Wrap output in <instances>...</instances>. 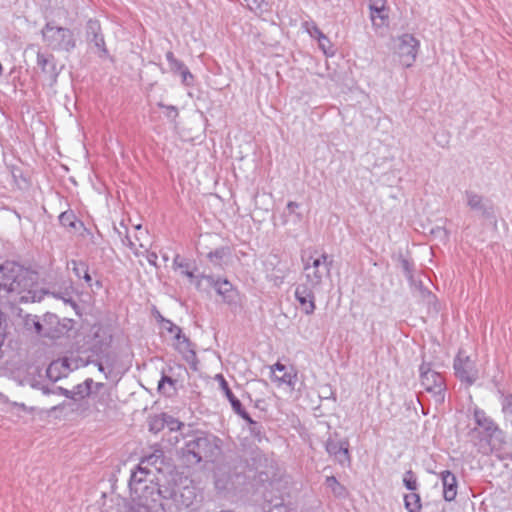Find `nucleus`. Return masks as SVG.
I'll return each mask as SVG.
<instances>
[{"label": "nucleus", "mask_w": 512, "mask_h": 512, "mask_svg": "<svg viewBox=\"0 0 512 512\" xmlns=\"http://www.w3.org/2000/svg\"><path fill=\"white\" fill-rule=\"evenodd\" d=\"M37 273L15 262L0 266V297L11 304L41 301L44 292L38 289Z\"/></svg>", "instance_id": "nucleus-1"}, {"label": "nucleus", "mask_w": 512, "mask_h": 512, "mask_svg": "<svg viewBox=\"0 0 512 512\" xmlns=\"http://www.w3.org/2000/svg\"><path fill=\"white\" fill-rule=\"evenodd\" d=\"M221 454V440L213 435L201 434L186 442L181 449V458L187 466L202 461L214 462Z\"/></svg>", "instance_id": "nucleus-2"}, {"label": "nucleus", "mask_w": 512, "mask_h": 512, "mask_svg": "<svg viewBox=\"0 0 512 512\" xmlns=\"http://www.w3.org/2000/svg\"><path fill=\"white\" fill-rule=\"evenodd\" d=\"M42 40L53 51L70 53L77 46L73 30L58 26L54 21L47 22L41 30Z\"/></svg>", "instance_id": "nucleus-3"}, {"label": "nucleus", "mask_w": 512, "mask_h": 512, "mask_svg": "<svg viewBox=\"0 0 512 512\" xmlns=\"http://www.w3.org/2000/svg\"><path fill=\"white\" fill-rule=\"evenodd\" d=\"M332 264L333 259L327 253L308 258L303 267L307 284L311 287L319 286L323 278L330 275Z\"/></svg>", "instance_id": "nucleus-4"}, {"label": "nucleus", "mask_w": 512, "mask_h": 512, "mask_svg": "<svg viewBox=\"0 0 512 512\" xmlns=\"http://www.w3.org/2000/svg\"><path fill=\"white\" fill-rule=\"evenodd\" d=\"M473 419L476 426L471 430V433L481 434L489 442L492 440L503 441V431L484 410L475 407L473 409Z\"/></svg>", "instance_id": "nucleus-5"}, {"label": "nucleus", "mask_w": 512, "mask_h": 512, "mask_svg": "<svg viewBox=\"0 0 512 512\" xmlns=\"http://www.w3.org/2000/svg\"><path fill=\"white\" fill-rule=\"evenodd\" d=\"M420 380L425 390L432 395L436 403H443L445 399V384L443 377L431 369L430 364L420 366Z\"/></svg>", "instance_id": "nucleus-6"}, {"label": "nucleus", "mask_w": 512, "mask_h": 512, "mask_svg": "<svg viewBox=\"0 0 512 512\" xmlns=\"http://www.w3.org/2000/svg\"><path fill=\"white\" fill-rule=\"evenodd\" d=\"M205 281L208 286L213 287L222 300L230 306H236L239 303V293L227 279H215L211 275H201L196 282V287L201 288Z\"/></svg>", "instance_id": "nucleus-7"}, {"label": "nucleus", "mask_w": 512, "mask_h": 512, "mask_svg": "<svg viewBox=\"0 0 512 512\" xmlns=\"http://www.w3.org/2000/svg\"><path fill=\"white\" fill-rule=\"evenodd\" d=\"M453 367L457 378L468 386L473 385L479 378V370L475 361L465 355L463 351L458 352Z\"/></svg>", "instance_id": "nucleus-8"}, {"label": "nucleus", "mask_w": 512, "mask_h": 512, "mask_svg": "<svg viewBox=\"0 0 512 512\" xmlns=\"http://www.w3.org/2000/svg\"><path fill=\"white\" fill-rule=\"evenodd\" d=\"M419 41L411 34H404L398 38L396 54L403 67H411L416 60Z\"/></svg>", "instance_id": "nucleus-9"}, {"label": "nucleus", "mask_w": 512, "mask_h": 512, "mask_svg": "<svg viewBox=\"0 0 512 512\" xmlns=\"http://www.w3.org/2000/svg\"><path fill=\"white\" fill-rule=\"evenodd\" d=\"M85 38L89 47H91L99 57L104 58L108 56V50L98 20H88L85 27Z\"/></svg>", "instance_id": "nucleus-10"}, {"label": "nucleus", "mask_w": 512, "mask_h": 512, "mask_svg": "<svg viewBox=\"0 0 512 512\" xmlns=\"http://www.w3.org/2000/svg\"><path fill=\"white\" fill-rule=\"evenodd\" d=\"M326 451L342 466L350 464L349 443L335 437H329L325 445Z\"/></svg>", "instance_id": "nucleus-11"}, {"label": "nucleus", "mask_w": 512, "mask_h": 512, "mask_svg": "<svg viewBox=\"0 0 512 512\" xmlns=\"http://www.w3.org/2000/svg\"><path fill=\"white\" fill-rule=\"evenodd\" d=\"M314 287L308 284H300L295 289V298L300 304L301 311L311 315L316 309Z\"/></svg>", "instance_id": "nucleus-12"}, {"label": "nucleus", "mask_w": 512, "mask_h": 512, "mask_svg": "<svg viewBox=\"0 0 512 512\" xmlns=\"http://www.w3.org/2000/svg\"><path fill=\"white\" fill-rule=\"evenodd\" d=\"M197 502V490L195 486L186 485L183 487H177V492L173 501L176 509H194Z\"/></svg>", "instance_id": "nucleus-13"}, {"label": "nucleus", "mask_w": 512, "mask_h": 512, "mask_svg": "<svg viewBox=\"0 0 512 512\" xmlns=\"http://www.w3.org/2000/svg\"><path fill=\"white\" fill-rule=\"evenodd\" d=\"M465 198L467 206L474 211L481 213L483 217L489 218L493 216V207L489 200L474 191H466Z\"/></svg>", "instance_id": "nucleus-14"}, {"label": "nucleus", "mask_w": 512, "mask_h": 512, "mask_svg": "<svg viewBox=\"0 0 512 512\" xmlns=\"http://www.w3.org/2000/svg\"><path fill=\"white\" fill-rule=\"evenodd\" d=\"M52 411L68 410L72 414L86 417L91 411V404L89 399H71L68 402H63L59 405L52 407Z\"/></svg>", "instance_id": "nucleus-15"}, {"label": "nucleus", "mask_w": 512, "mask_h": 512, "mask_svg": "<svg viewBox=\"0 0 512 512\" xmlns=\"http://www.w3.org/2000/svg\"><path fill=\"white\" fill-rule=\"evenodd\" d=\"M271 370L273 373L276 371L283 372L282 376L274 375L273 379L275 382H277L279 385L285 384L291 390L295 389V385L298 380V373L294 367H290L287 370L284 364L277 362L271 367Z\"/></svg>", "instance_id": "nucleus-16"}, {"label": "nucleus", "mask_w": 512, "mask_h": 512, "mask_svg": "<svg viewBox=\"0 0 512 512\" xmlns=\"http://www.w3.org/2000/svg\"><path fill=\"white\" fill-rule=\"evenodd\" d=\"M174 347L178 350L183 358L189 364L194 365L197 362V356L195 351L192 348V343L190 340L182 333V330L178 331L174 336Z\"/></svg>", "instance_id": "nucleus-17"}, {"label": "nucleus", "mask_w": 512, "mask_h": 512, "mask_svg": "<svg viewBox=\"0 0 512 512\" xmlns=\"http://www.w3.org/2000/svg\"><path fill=\"white\" fill-rule=\"evenodd\" d=\"M37 65L41 68L42 72L51 82L56 81L58 76V70L53 55L38 52Z\"/></svg>", "instance_id": "nucleus-18"}, {"label": "nucleus", "mask_w": 512, "mask_h": 512, "mask_svg": "<svg viewBox=\"0 0 512 512\" xmlns=\"http://www.w3.org/2000/svg\"><path fill=\"white\" fill-rule=\"evenodd\" d=\"M136 233L134 235V240L130 238V236H126L128 241V246L134 250V253L138 255L140 252L138 248L144 249L145 252H148V247L150 246L149 235L146 230L142 228L141 225L135 227Z\"/></svg>", "instance_id": "nucleus-19"}, {"label": "nucleus", "mask_w": 512, "mask_h": 512, "mask_svg": "<svg viewBox=\"0 0 512 512\" xmlns=\"http://www.w3.org/2000/svg\"><path fill=\"white\" fill-rule=\"evenodd\" d=\"M441 480L443 485V497L446 501H453L457 495V479L456 476L449 470L441 473Z\"/></svg>", "instance_id": "nucleus-20"}, {"label": "nucleus", "mask_w": 512, "mask_h": 512, "mask_svg": "<svg viewBox=\"0 0 512 512\" xmlns=\"http://www.w3.org/2000/svg\"><path fill=\"white\" fill-rule=\"evenodd\" d=\"M67 268L71 269L77 278H83L84 281L89 286H91L92 278L88 273V266L86 263L82 261L71 260L67 263Z\"/></svg>", "instance_id": "nucleus-21"}, {"label": "nucleus", "mask_w": 512, "mask_h": 512, "mask_svg": "<svg viewBox=\"0 0 512 512\" xmlns=\"http://www.w3.org/2000/svg\"><path fill=\"white\" fill-rule=\"evenodd\" d=\"M216 378L219 380L220 388L224 392L226 398L229 400L233 411L239 412L240 408L242 407L240 400L233 394L223 375L218 374Z\"/></svg>", "instance_id": "nucleus-22"}, {"label": "nucleus", "mask_w": 512, "mask_h": 512, "mask_svg": "<svg viewBox=\"0 0 512 512\" xmlns=\"http://www.w3.org/2000/svg\"><path fill=\"white\" fill-rule=\"evenodd\" d=\"M93 380L88 378L83 383H80L72 389V399H88L92 393Z\"/></svg>", "instance_id": "nucleus-23"}, {"label": "nucleus", "mask_w": 512, "mask_h": 512, "mask_svg": "<svg viewBox=\"0 0 512 512\" xmlns=\"http://www.w3.org/2000/svg\"><path fill=\"white\" fill-rule=\"evenodd\" d=\"M369 10L372 24L375 27H382L388 18L386 7L369 6Z\"/></svg>", "instance_id": "nucleus-24"}, {"label": "nucleus", "mask_w": 512, "mask_h": 512, "mask_svg": "<svg viewBox=\"0 0 512 512\" xmlns=\"http://www.w3.org/2000/svg\"><path fill=\"white\" fill-rule=\"evenodd\" d=\"M149 473V468L145 464H142L141 461L137 466L136 470L132 472L129 485L132 486L133 484L142 483Z\"/></svg>", "instance_id": "nucleus-25"}, {"label": "nucleus", "mask_w": 512, "mask_h": 512, "mask_svg": "<svg viewBox=\"0 0 512 512\" xmlns=\"http://www.w3.org/2000/svg\"><path fill=\"white\" fill-rule=\"evenodd\" d=\"M405 508L409 512H420L421 511V498L417 493H410L404 497Z\"/></svg>", "instance_id": "nucleus-26"}, {"label": "nucleus", "mask_w": 512, "mask_h": 512, "mask_svg": "<svg viewBox=\"0 0 512 512\" xmlns=\"http://www.w3.org/2000/svg\"><path fill=\"white\" fill-rule=\"evenodd\" d=\"M326 486L332 491V493L337 497H345L346 496V488L341 485L334 476H329L325 481Z\"/></svg>", "instance_id": "nucleus-27"}, {"label": "nucleus", "mask_w": 512, "mask_h": 512, "mask_svg": "<svg viewBox=\"0 0 512 512\" xmlns=\"http://www.w3.org/2000/svg\"><path fill=\"white\" fill-rule=\"evenodd\" d=\"M177 492V488L171 486L170 484H159L158 486V494L159 496L167 501H174L175 495Z\"/></svg>", "instance_id": "nucleus-28"}, {"label": "nucleus", "mask_w": 512, "mask_h": 512, "mask_svg": "<svg viewBox=\"0 0 512 512\" xmlns=\"http://www.w3.org/2000/svg\"><path fill=\"white\" fill-rule=\"evenodd\" d=\"M302 27L312 38L325 40V34L318 28L314 21H305L302 23Z\"/></svg>", "instance_id": "nucleus-29"}, {"label": "nucleus", "mask_w": 512, "mask_h": 512, "mask_svg": "<svg viewBox=\"0 0 512 512\" xmlns=\"http://www.w3.org/2000/svg\"><path fill=\"white\" fill-rule=\"evenodd\" d=\"M229 254L227 247L217 248L208 253L207 257L214 265H221L222 259Z\"/></svg>", "instance_id": "nucleus-30"}, {"label": "nucleus", "mask_w": 512, "mask_h": 512, "mask_svg": "<svg viewBox=\"0 0 512 512\" xmlns=\"http://www.w3.org/2000/svg\"><path fill=\"white\" fill-rule=\"evenodd\" d=\"M166 424V414H162L160 416H156L150 420L149 430L158 433L162 429H164Z\"/></svg>", "instance_id": "nucleus-31"}, {"label": "nucleus", "mask_w": 512, "mask_h": 512, "mask_svg": "<svg viewBox=\"0 0 512 512\" xmlns=\"http://www.w3.org/2000/svg\"><path fill=\"white\" fill-rule=\"evenodd\" d=\"M75 214L72 211L62 212L59 216V222L64 227H75Z\"/></svg>", "instance_id": "nucleus-32"}, {"label": "nucleus", "mask_w": 512, "mask_h": 512, "mask_svg": "<svg viewBox=\"0 0 512 512\" xmlns=\"http://www.w3.org/2000/svg\"><path fill=\"white\" fill-rule=\"evenodd\" d=\"M215 486L219 490H229L234 487V483L231 481V478L224 479L221 477L219 472L215 474Z\"/></svg>", "instance_id": "nucleus-33"}, {"label": "nucleus", "mask_w": 512, "mask_h": 512, "mask_svg": "<svg viewBox=\"0 0 512 512\" xmlns=\"http://www.w3.org/2000/svg\"><path fill=\"white\" fill-rule=\"evenodd\" d=\"M403 483L406 488L411 491H415L417 489V478L411 470L405 472Z\"/></svg>", "instance_id": "nucleus-34"}, {"label": "nucleus", "mask_w": 512, "mask_h": 512, "mask_svg": "<svg viewBox=\"0 0 512 512\" xmlns=\"http://www.w3.org/2000/svg\"><path fill=\"white\" fill-rule=\"evenodd\" d=\"M161 457H162V452L156 451L155 453L142 458L141 461H142V464H145L149 468V466H156L158 462L161 463L162 462Z\"/></svg>", "instance_id": "nucleus-35"}, {"label": "nucleus", "mask_w": 512, "mask_h": 512, "mask_svg": "<svg viewBox=\"0 0 512 512\" xmlns=\"http://www.w3.org/2000/svg\"><path fill=\"white\" fill-rule=\"evenodd\" d=\"M159 320L162 324V327L171 334L175 335L178 331L182 330L179 326L175 325L172 321L165 319L161 315H159Z\"/></svg>", "instance_id": "nucleus-36"}, {"label": "nucleus", "mask_w": 512, "mask_h": 512, "mask_svg": "<svg viewBox=\"0 0 512 512\" xmlns=\"http://www.w3.org/2000/svg\"><path fill=\"white\" fill-rule=\"evenodd\" d=\"M317 40H318L319 48L324 52V54L327 56H332L333 51H330L331 42H330L329 38L325 35V40H323L321 38H318Z\"/></svg>", "instance_id": "nucleus-37"}, {"label": "nucleus", "mask_w": 512, "mask_h": 512, "mask_svg": "<svg viewBox=\"0 0 512 512\" xmlns=\"http://www.w3.org/2000/svg\"><path fill=\"white\" fill-rule=\"evenodd\" d=\"M165 426H168V428L171 431H176V430H179L183 426V423H181L177 419H174L171 416L166 415V424H165Z\"/></svg>", "instance_id": "nucleus-38"}, {"label": "nucleus", "mask_w": 512, "mask_h": 512, "mask_svg": "<svg viewBox=\"0 0 512 512\" xmlns=\"http://www.w3.org/2000/svg\"><path fill=\"white\" fill-rule=\"evenodd\" d=\"M299 206L300 205L294 201H290L287 203V210L289 211V214L294 215L298 221L302 219L301 213L296 212Z\"/></svg>", "instance_id": "nucleus-39"}, {"label": "nucleus", "mask_w": 512, "mask_h": 512, "mask_svg": "<svg viewBox=\"0 0 512 512\" xmlns=\"http://www.w3.org/2000/svg\"><path fill=\"white\" fill-rule=\"evenodd\" d=\"M159 106L166 109V116L170 119H175L178 116V109L172 105H163L159 104Z\"/></svg>", "instance_id": "nucleus-40"}, {"label": "nucleus", "mask_w": 512, "mask_h": 512, "mask_svg": "<svg viewBox=\"0 0 512 512\" xmlns=\"http://www.w3.org/2000/svg\"><path fill=\"white\" fill-rule=\"evenodd\" d=\"M180 75L182 77V82L185 84V85H191L192 83V80H193V75L191 74V72L189 71V69L187 67H185L181 72H180Z\"/></svg>", "instance_id": "nucleus-41"}, {"label": "nucleus", "mask_w": 512, "mask_h": 512, "mask_svg": "<svg viewBox=\"0 0 512 512\" xmlns=\"http://www.w3.org/2000/svg\"><path fill=\"white\" fill-rule=\"evenodd\" d=\"M0 402L5 404L10 403L12 406L18 407L23 411L28 410L27 406L24 403L10 402L9 399L2 393H0Z\"/></svg>", "instance_id": "nucleus-42"}, {"label": "nucleus", "mask_w": 512, "mask_h": 512, "mask_svg": "<svg viewBox=\"0 0 512 512\" xmlns=\"http://www.w3.org/2000/svg\"><path fill=\"white\" fill-rule=\"evenodd\" d=\"M238 414L242 419H244L250 426H257V422L254 421L249 414L245 411L243 407L240 408L239 412H235Z\"/></svg>", "instance_id": "nucleus-43"}, {"label": "nucleus", "mask_w": 512, "mask_h": 512, "mask_svg": "<svg viewBox=\"0 0 512 512\" xmlns=\"http://www.w3.org/2000/svg\"><path fill=\"white\" fill-rule=\"evenodd\" d=\"M174 382L175 381L171 377L163 376L158 384L159 391H162L163 393H165V384L167 383L170 386H172L174 384Z\"/></svg>", "instance_id": "nucleus-44"}, {"label": "nucleus", "mask_w": 512, "mask_h": 512, "mask_svg": "<svg viewBox=\"0 0 512 512\" xmlns=\"http://www.w3.org/2000/svg\"><path fill=\"white\" fill-rule=\"evenodd\" d=\"M265 3V0H249V3H247L248 7L251 10H262L263 4Z\"/></svg>", "instance_id": "nucleus-45"}, {"label": "nucleus", "mask_w": 512, "mask_h": 512, "mask_svg": "<svg viewBox=\"0 0 512 512\" xmlns=\"http://www.w3.org/2000/svg\"><path fill=\"white\" fill-rule=\"evenodd\" d=\"M170 67V70L174 73H179L186 67L185 64L180 61V60H177L176 62H174L172 65H169Z\"/></svg>", "instance_id": "nucleus-46"}, {"label": "nucleus", "mask_w": 512, "mask_h": 512, "mask_svg": "<svg viewBox=\"0 0 512 512\" xmlns=\"http://www.w3.org/2000/svg\"><path fill=\"white\" fill-rule=\"evenodd\" d=\"M401 267L404 270L406 276L411 278L412 277V275H411L412 265L410 264V262L407 259H402Z\"/></svg>", "instance_id": "nucleus-47"}, {"label": "nucleus", "mask_w": 512, "mask_h": 512, "mask_svg": "<svg viewBox=\"0 0 512 512\" xmlns=\"http://www.w3.org/2000/svg\"><path fill=\"white\" fill-rule=\"evenodd\" d=\"M53 393H59V394L65 396L66 398H68L70 400L72 399V396H73L72 389L68 390V389L63 388V387H57L56 391H54Z\"/></svg>", "instance_id": "nucleus-48"}, {"label": "nucleus", "mask_w": 512, "mask_h": 512, "mask_svg": "<svg viewBox=\"0 0 512 512\" xmlns=\"http://www.w3.org/2000/svg\"><path fill=\"white\" fill-rule=\"evenodd\" d=\"M158 257H157V254L155 252H151V253H148L147 254V260L148 262L151 264V265H154L156 266V261H157Z\"/></svg>", "instance_id": "nucleus-49"}, {"label": "nucleus", "mask_w": 512, "mask_h": 512, "mask_svg": "<svg viewBox=\"0 0 512 512\" xmlns=\"http://www.w3.org/2000/svg\"><path fill=\"white\" fill-rule=\"evenodd\" d=\"M386 0H370L369 6L385 7Z\"/></svg>", "instance_id": "nucleus-50"}, {"label": "nucleus", "mask_w": 512, "mask_h": 512, "mask_svg": "<svg viewBox=\"0 0 512 512\" xmlns=\"http://www.w3.org/2000/svg\"><path fill=\"white\" fill-rule=\"evenodd\" d=\"M166 59H167L169 65H172L174 62H176L178 60L177 58H175L173 52H171V51H168L166 53Z\"/></svg>", "instance_id": "nucleus-51"}, {"label": "nucleus", "mask_w": 512, "mask_h": 512, "mask_svg": "<svg viewBox=\"0 0 512 512\" xmlns=\"http://www.w3.org/2000/svg\"><path fill=\"white\" fill-rule=\"evenodd\" d=\"M182 273H183L185 276H187L188 278H190L191 280H192V279H194V278H195L196 280H198V278H200V277H201V276L195 277V276H194V274H193V272H192V271H189L188 269L183 270V271H182ZM196 282H197V281H195V283H196Z\"/></svg>", "instance_id": "nucleus-52"}, {"label": "nucleus", "mask_w": 512, "mask_h": 512, "mask_svg": "<svg viewBox=\"0 0 512 512\" xmlns=\"http://www.w3.org/2000/svg\"><path fill=\"white\" fill-rule=\"evenodd\" d=\"M250 431L251 433L255 434V435H259L260 434V426L257 424V426H250Z\"/></svg>", "instance_id": "nucleus-53"}, {"label": "nucleus", "mask_w": 512, "mask_h": 512, "mask_svg": "<svg viewBox=\"0 0 512 512\" xmlns=\"http://www.w3.org/2000/svg\"><path fill=\"white\" fill-rule=\"evenodd\" d=\"M34 328H35L36 332L40 334L43 327L40 322L36 321V322H34Z\"/></svg>", "instance_id": "nucleus-54"}, {"label": "nucleus", "mask_w": 512, "mask_h": 512, "mask_svg": "<svg viewBox=\"0 0 512 512\" xmlns=\"http://www.w3.org/2000/svg\"><path fill=\"white\" fill-rule=\"evenodd\" d=\"M59 298L63 299L65 303H68L72 306H76L75 302L71 299V298H64V297H61V296H58Z\"/></svg>", "instance_id": "nucleus-55"}, {"label": "nucleus", "mask_w": 512, "mask_h": 512, "mask_svg": "<svg viewBox=\"0 0 512 512\" xmlns=\"http://www.w3.org/2000/svg\"><path fill=\"white\" fill-rule=\"evenodd\" d=\"M436 232L439 234H443L445 237H447V231L442 227H437Z\"/></svg>", "instance_id": "nucleus-56"}, {"label": "nucleus", "mask_w": 512, "mask_h": 512, "mask_svg": "<svg viewBox=\"0 0 512 512\" xmlns=\"http://www.w3.org/2000/svg\"><path fill=\"white\" fill-rule=\"evenodd\" d=\"M103 387H104V384H103V383H96V384H95V388H96L97 390H99V389H101V388H103Z\"/></svg>", "instance_id": "nucleus-57"}, {"label": "nucleus", "mask_w": 512, "mask_h": 512, "mask_svg": "<svg viewBox=\"0 0 512 512\" xmlns=\"http://www.w3.org/2000/svg\"><path fill=\"white\" fill-rule=\"evenodd\" d=\"M98 370L101 372L104 371V367H103L102 363H98Z\"/></svg>", "instance_id": "nucleus-58"}, {"label": "nucleus", "mask_w": 512, "mask_h": 512, "mask_svg": "<svg viewBox=\"0 0 512 512\" xmlns=\"http://www.w3.org/2000/svg\"><path fill=\"white\" fill-rule=\"evenodd\" d=\"M53 366H54L53 364H52V365H50V367H49V368H48V370H47V373H48V375H49V376H50V373H51V371H52V369H53Z\"/></svg>", "instance_id": "nucleus-59"}, {"label": "nucleus", "mask_w": 512, "mask_h": 512, "mask_svg": "<svg viewBox=\"0 0 512 512\" xmlns=\"http://www.w3.org/2000/svg\"><path fill=\"white\" fill-rule=\"evenodd\" d=\"M279 510H282L281 512H286V508L284 506H281ZM269 512H273V510H270Z\"/></svg>", "instance_id": "nucleus-60"}, {"label": "nucleus", "mask_w": 512, "mask_h": 512, "mask_svg": "<svg viewBox=\"0 0 512 512\" xmlns=\"http://www.w3.org/2000/svg\"><path fill=\"white\" fill-rule=\"evenodd\" d=\"M43 392H44L45 394H49V393H50V390H49V389H47V388H43Z\"/></svg>", "instance_id": "nucleus-61"}, {"label": "nucleus", "mask_w": 512, "mask_h": 512, "mask_svg": "<svg viewBox=\"0 0 512 512\" xmlns=\"http://www.w3.org/2000/svg\"><path fill=\"white\" fill-rule=\"evenodd\" d=\"M165 506H166V504L161 503V507H162L163 509H165Z\"/></svg>", "instance_id": "nucleus-62"}, {"label": "nucleus", "mask_w": 512, "mask_h": 512, "mask_svg": "<svg viewBox=\"0 0 512 512\" xmlns=\"http://www.w3.org/2000/svg\"><path fill=\"white\" fill-rule=\"evenodd\" d=\"M99 402H100L101 404H103V403H104V400H103V399H99Z\"/></svg>", "instance_id": "nucleus-63"}]
</instances>
